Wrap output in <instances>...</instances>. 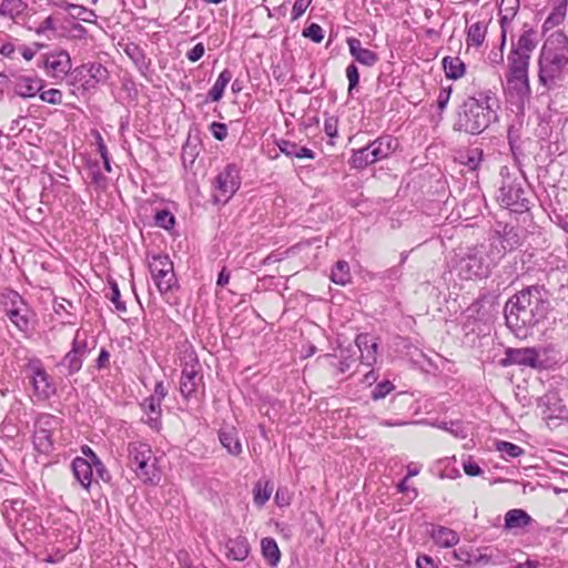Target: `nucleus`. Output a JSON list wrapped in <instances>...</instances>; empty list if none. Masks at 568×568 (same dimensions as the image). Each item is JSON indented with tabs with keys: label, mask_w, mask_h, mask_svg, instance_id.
Segmentation results:
<instances>
[{
	"label": "nucleus",
	"mask_w": 568,
	"mask_h": 568,
	"mask_svg": "<svg viewBox=\"0 0 568 568\" xmlns=\"http://www.w3.org/2000/svg\"><path fill=\"white\" fill-rule=\"evenodd\" d=\"M325 358L327 361L326 371L334 377L345 374L355 362L351 356L346 355L344 349H341L339 355L326 354Z\"/></svg>",
	"instance_id": "25"
},
{
	"label": "nucleus",
	"mask_w": 568,
	"mask_h": 568,
	"mask_svg": "<svg viewBox=\"0 0 568 568\" xmlns=\"http://www.w3.org/2000/svg\"><path fill=\"white\" fill-rule=\"evenodd\" d=\"M500 365L504 367L519 365L538 368L541 366V362L539 352L535 347L507 348L505 357L500 359Z\"/></svg>",
	"instance_id": "15"
},
{
	"label": "nucleus",
	"mask_w": 568,
	"mask_h": 568,
	"mask_svg": "<svg viewBox=\"0 0 568 568\" xmlns=\"http://www.w3.org/2000/svg\"><path fill=\"white\" fill-rule=\"evenodd\" d=\"M450 94H452V87L440 89L438 97H437V108L439 109L440 112H443L446 109V106L449 102V99H450Z\"/></svg>",
	"instance_id": "62"
},
{
	"label": "nucleus",
	"mask_w": 568,
	"mask_h": 568,
	"mask_svg": "<svg viewBox=\"0 0 568 568\" xmlns=\"http://www.w3.org/2000/svg\"><path fill=\"white\" fill-rule=\"evenodd\" d=\"M498 108V99L490 90L481 91L477 97H468L458 106L453 128L467 134H480L497 120Z\"/></svg>",
	"instance_id": "2"
},
{
	"label": "nucleus",
	"mask_w": 568,
	"mask_h": 568,
	"mask_svg": "<svg viewBox=\"0 0 568 568\" xmlns=\"http://www.w3.org/2000/svg\"><path fill=\"white\" fill-rule=\"evenodd\" d=\"M89 452L90 458L93 460V473L95 471L98 478L102 479L103 481H108L110 479V475L103 463L100 460L97 454L93 453L92 449H89Z\"/></svg>",
	"instance_id": "54"
},
{
	"label": "nucleus",
	"mask_w": 568,
	"mask_h": 568,
	"mask_svg": "<svg viewBox=\"0 0 568 568\" xmlns=\"http://www.w3.org/2000/svg\"><path fill=\"white\" fill-rule=\"evenodd\" d=\"M128 457L130 467L143 483L155 485L160 481L161 476L156 467V459L149 444L142 442L129 443Z\"/></svg>",
	"instance_id": "3"
},
{
	"label": "nucleus",
	"mask_w": 568,
	"mask_h": 568,
	"mask_svg": "<svg viewBox=\"0 0 568 568\" xmlns=\"http://www.w3.org/2000/svg\"><path fill=\"white\" fill-rule=\"evenodd\" d=\"M487 23L477 21L468 27L466 42L469 47H480L486 38Z\"/></svg>",
	"instance_id": "34"
},
{
	"label": "nucleus",
	"mask_w": 568,
	"mask_h": 568,
	"mask_svg": "<svg viewBox=\"0 0 568 568\" xmlns=\"http://www.w3.org/2000/svg\"><path fill=\"white\" fill-rule=\"evenodd\" d=\"M241 169L235 163L226 164L214 178L213 202L227 203L241 186Z\"/></svg>",
	"instance_id": "6"
},
{
	"label": "nucleus",
	"mask_w": 568,
	"mask_h": 568,
	"mask_svg": "<svg viewBox=\"0 0 568 568\" xmlns=\"http://www.w3.org/2000/svg\"><path fill=\"white\" fill-rule=\"evenodd\" d=\"M437 427L450 433L456 438H466L467 437V432H466L465 427L463 426V423L459 420H452L449 423L442 422L437 425Z\"/></svg>",
	"instance_id": "49"
},
{
	"label": "nucleus",
	"mask_w": 568,
	"mask_h": 568,
	"mask_svg": "<svg viewBox=\"0 0 568 568\" xmlns=\"http://www.w3.org/2000/svg\"><path fill=\"white\" fill-rule=\"evenodd\" d=\"M219 440L230 455L240 456L242 454V443L235 427H222L219 430Z\"/></svg>",
	"instance_id": "26"
},
{
	"label": "nucleus",
	"mask_w": 568,
	"mask_h": 568,
	"mask_svg": "<svg viewBox=\"0 0 568 568\" xmlns=\"http://www.w3.org/2000/svg\"><path fill=\"white\" fill-rule=\"evenodd\" d=\"M90 354L87 336L80 329L75 332L70 351L57 364V367L64 376H72L79 373L83 362Z\"/></svg>",
	"instance_id": "10"
},
{
	"label": "nucleus",
	"mask_w": 568,
	"mask_h": 568,
	"mask_svg": "<svg viewBox=\"0 0 568 568\" xmlns=\"http://www.w3.org/2000/svg\"><path fill=\"white\" fill-rule=\"evenodd\" d=\"M156 226L164 230H171L175 225V217L169 210H160L154 215Z\"/></svg>",
	"instance_id": "48"
},
{
	"label": "nucleus",
	"mask_w": 568,
	"mask_h": 568,
	"mask_svg": "<svg viewBox=\"0 0 568 568\" xmlns=\"http://www.w3.org/2000/svg\"><path fill=\"white\" fill-rule=\"evenodd\" d=\"M212 135L219 140L224 141L227 136V125L221 122H212L210 125Z\"/></svg>",
	"instance_id": "60"
},
{
	"label": "nucleus",
	"mask_w": 568,
	"mask_h": 568,
	"mask_svg": "<svg viewBox=\"0 0 568 568\" xmlns=\"http://www.w3.org/2000/svg\"><path fill=\"white\" fill-rule=\"evenodd\" d=\"M233 74L231 70L224 69L217 77L213 87L207 92L206 101L219 102L224 94L225 88L232 81Z\"/></svg>",
	"instance_id": "30"
},
{
	"label": "nucleus",
	"mask_w": 568,
	"mask_h": 568,
	"mask_svg": "<svg viewBox=\"0 0 568 568\" xmlns=\"http://www.w3.org/2000/svg\"><path fill=\"white\" fill-rule=\"evenodd\" d=\"M273 493V486L270 481L258 480L253 489V500L257 507H263L266 501L270 499Z\"/></svg>",
	"instance_id": "42"
},
{
	"label": "nucleus",
	"mask_w": 568,
	"mask_h": 568,
	"mask_svg": "<svg viewBox=\"0 0 568 568\" xmlns=\"http://www.w3.org/2000/svg\"><path fill=\"white\" fill-rule=\"evenodd\" d=\"M124 53L132 60L139 72L145 75L151 65V60L146 58L144 50L136 43L130 42L124 47Z\"/></svg>",
	"instance_id": "28"
},
{
	"label": "nucleus",
	"mask_w": 568,
	"mask_h": 568,
	"mask_svg": "<svg viewBox=\"0 0 568 568\" xmlns=\"http://www.w3.org/2000/svg\"><path fill=\"white\" fill-rule=\"evenodd\" d=\"M141 408L146 415H162L161 403L150 396L141 403Z\"/></svg>",
	"instance_id": "55"
},
{
	"label": "nucleus",
	"mask_w": 568,
	"mask_h": 568,
	"mask_svg": "<svg viewBox=\"0 0 568 568\" xmlns=\"http://www.w3.org/2000/svg\"><path fill=\"white\" fill-rule=\"evenodd\" d=\"M23 8L24 3L22 0H2L0 13H2L3 17L13 19L23 11Z\"/></svg>",
	"instance_id": "46"
},
{
	"label": "nucleus",
	"mask_w": 568,
	"mask_h": 568,
	"mask_svg": "<svg viewBox=\"0 0 568 568\" xmlns=\"http://www.w3.org/2000/svg\"><path fill=\"white\" fill-rule=\"evenodd\" d=\"M226 557L229 559L243 561L245 560L251 551V547L248 540L244 536H237L235 538H230L226 544Z\"/></svg>",
	"instance_id": "27"
},
{
	"label": "nucleus",
	"mask_w": 568,
	"mask_h": 568,
	"mask_svg": "<svg viewBox=\"0 0 568 568\" xmlns=\"http://www.w3.org/2000/svg\"><path fill=\"white\" fill-rule=\"evenodd\" d=\"M280 151L287 156H296L297 144L287 140H280L276 142Z\"/></svg>",
	"instance_id": "61"
},
{
	"label": "nucleus",
	"mask_w": 568,
	"mask_h": 568,
	"mask_svg": "<svg viewBox=\"0 0 568 568\" xmlns=\"http://www.w3.org/2000/svg\"><path fill=\"white\" fill-rule=\"evenodd\" d=\"M152 280L161 294L171 292L178 286L173 262L168 255H153L149 261Z\"/></svg>",
	"instance_id": "12"
},
{
	"label": "nucleus",
	"mask_w": 568,
	"mask_h": 568,
	"mask_svg": "<svg viewBox=\"0 0 568 568\" xmlns=\"http://www.w3.org/2000/svg\"><path fill=\"white\" fill-rule=\"evenodd\" d=\"M496 450L499 452L503 456V458H516V457H519L521 456L525 450L514 444V443H510V442H505V440H498L496 442Z\"/></svg>",
	"instance_id": "44"
},
{
	"label": "nucleus",
	"mask_w": 568,
	"mask_h": 568,
	"mask_svg": "<svg viewBox=\"0 0 568 568\" xmlns=\"http://www.w3.org/2000/svg\"><path fill=\"white\" fill-rule=\"evenodd\" d=\"M519 9V0H501L499 4V18L504 22L513 21Z\"/></svg>",
	"instance_id": "45"
},
{
	"label": "nucleus",
	"mask_w": 568,
	"mask_h": 568,
	"mask_svg": "<svg viewBox=\"0 0 568 568\" xmlns=\"http://www.w3.org/2000/svg\"><path fill=\"white\" fill-rule=\"evenodd\" d=\"M2 515L7 525L11 529L18 527L31 530L36 526L34 520H30V511L24 508L22 499H7L2 503Z\"/></svg>",
	"instance_id": "13"
},
{
	"label": "nucleus",
	"mask_w": 568,
	"mask_h": 568,
	"mask_svg": "<svg viewBox=\"0 0 568 568\" xmlns=\"http://www.w3.org/2000/svg\"><path fill=\"white\" fill-rule=\"evenodd\" d=\"M110 353L106 348L102 347L100 349L99 356L95 359V367L99 371L105 369L110 366Z\"/></svg>",
	"instance_id": "63"
},
{
	"label": "nucleus",
	"mask_w": 568,
	"mask_h": 568,
	"mask_svg": "<svg viewBox=\"0 0 568 568\" xmlns=\"http://www.w3.org/2000/svg\"><path fill=\"white\" fill-rule=\"evenodd\" d=\"M355 344L361 352V363L368 367L373 366L377 361L378 343L376 338L368 333H362L356 336Z\"/></svg>",
	"instance_id": "20"
},
{
	"label": "nucleus",
	"mask_w": 568,
	"mask_h": 568,
	"mask_svg": "<svg viewBox=\"0 0 568 568\" xmlns=\"http://www.w3.org/2000/svg\"><path fill=\"white\" fill-rule=\"evenodd\" d=\"M88 175L90 178L91 184L97 190H105L108 187V179L101 172L100 164L98 161H90L88 163Z\"/></svg>",
	"instance_id": "41"
},
{
	"label": "nucleus",
	"mask_w": 568,
	"mask_h": 568,
	"mask_svg": "<svg viewBox=\"0 0 568 568\" xmlns=\"http://www.w3.org/2000/svg\"><path fill=\"white\" fill-rule=\"evenodd\" d=\"M395 389V386L389 381H383L378 383L371 393V397L374 400H379L385 398L388 394H390Z\"/></svg>",
	"instance_id": "50"
},
{
	"label": "nucleus",
	"mask_w": 568,
	"mask_h": 568,
	"mask_svg": "<svg viewBox=\"0 0 568 568\" xmlns=\"http://www.w3.org/2000/svg\"><path fill=\"white\" fill-rule=\"evenodd\" d=\"M180 393L186 400L195 396L202 383L201 364L194 351H186L181 362Z\"/></svg>",
	"instance_id": "8"
},
{
	"label": "nucleus",
	"mask_w": 568,
	"mask_h": 568,
	"mask_svg": "<svg viewBox=\"0 0 568 568\" xmlns=\"http://www.w3.org/2000/svg\"><path fill=\"white\" fill-rule=\"evenodd\" d=\"M110 288H111V294L109 295L110 301L114 304L115 308L119 312H122V313L126 312V305L123 301H121L120 288L115 281L110 282Z\"/></svg>",
	"instance_id": "52"
},
{
	"label": "nucleus",
	"mask_w": 568,
	"mask_h": 568,
	"mask_svg": "<svg viewBox=\"0 0 568 568\" xmlns=\"http://www.w3.org/2000/svg\"><path fill=\"white\" fill-rule=\"evenodd\" d=\"M442 63L448 79L457 80L465 74L466 65L459 57H445Z\"/></svg>",
	"instance_id": "33"
},
{
	"label": "nucleus",
	"mask_w": 568,
	"mask_h": 568,
	"mask_svg": "<svg viewBox=\"0 0 568 568\" xmlns=\"http://www.w3.org/2000/svg\"><path fill=\"white\" fill-rule=\"evenodd\" d=\"M498 235L503 253L514 251L520 245L519 234L513 226L506 225Z\"/></svg>",
	"instance_id": "36"
},
{
	"label": "nucleus",
	"mask_w": 568,
	"mask_h": 568,
	"mask_svg": "<svg viewBox=\"0 0 568 568\" xmlns=\"http://www.w3.org/2000/svg\"><path fill=\"white\" fill-rule=\"evenodd\" d=\"M262 554L265 560L275 567L281 559V551L276 541L271 537H265L261 540Z\"/></svg>",
	"instance_id": "38"
},
{
	"label": "nucleus",
	"mask_w": 568,
	"mask_h": 568,
	"mask_svg": "<svg viewBox=\"0 0 568 568\" xmlns=\"http://www.w3.org/2000/svg\"><path fill=\"white\" fill-rule=\"evenodd\" d=\"M274 501L278 507L288 506L291 504L290 490L286 487H278L274 496Z\"/></svg>",
	"instance_id": "59"
},
{
	"label": "nucleus",
	"mask_w": 568,
	"mask_h": 568,
	"mask_svg": "<svg viewBox=\"0 0 568 568\" xmlns=\"http://www.w3.org/2000/svg\"><path fill=\"white\" fill-rule=\"evenodd\" d=\"M554 7L545 21L547 28L559 26L567 14L568 0H552Z\"/></svg>",
	"instance_id": "37"
},
{
	"label": "nucleus",
	"mask_w": 568,
	"mask_h": 568,
	"mask_svg": "<svg viewBox=\"0 0 568 568\" xmlns=\"http://www.w3.org/2000/svg\"><path fill=\"white\" fill-rule=\"evenodd\" d=\"M529 191L517 180L505 179L499 187L498 200L515 213H525L530 209Z\"/></svg>",
	"instance_id": "7"
},
{
	"label": "nucleus",
	"mask_w": 568,
	"mask_h": 568,
	"mask_svg": "<svg viewBox=\"0 0 568 568\" xmlns=\"http://www.w3.org/2000/svg\"><path fill=\"white\" fill-rule=\"evenodd\" d=\"M481 155L483 151L479 149L469 150L466 154L465 165L469 170L475 171L480 164Z\"/></svg>",
	"instance_id": "56"
},
{
	"label": "nucleus",
	"mask_w": 568,
	"mask_h": 568,
	"mask_svg": "<svg viewBox=\"0 0 568 568\" xmlns=\"http://www.w3.org/2000/svg\"><path fill=\"white\" fill-rule=\"evenodd\" d=\"M436 545L445 548L453 547L458 544L459 536L450 528L438 526L430 534Z\"/></svg>",
	"instance_id": "31"
},
{
	"label": "nucleus",
	"mask_w": 568,
	"mask_h": 568,
	"mask_svg": "<svg viewBox=\"0 0 568 568\" xmlns=\"http://www.w3.org/2000/svg\"><path fill=\"white\" fill-rule=\"evenodd\" d=\"M458 272L465 280L484 277L488 274V266L483 254L477 250H471L459 260Z\"/></svg>",
	"instance_id": "16"
},
{
	"label": "nucleus",
	"mask_w": 568,
	"mask_h": 568,
	"mask_svg": "<svg viewBox=\"0 0 568 568\" xmlns=\"http://www.w3.org/2000/svg\"><path fill=\"white\" fill-rule=\"evenodd\" d=\"M62 92L58 89H49L40 92V99L50 104H60L62 102Z\"/></svg>",
	"instance_id": "57"
},
{
	"label": "nucleus",
	"mask_w": 568,
	"mask_h": 568,
	"mask_svg": "<svg viewBox=\"0 0 568 568\" xmlns=\"http://www.w3.org/2000/svg\"><path fill=\"white\" fill-rule=\"evenodd\" d=\"M346 77L348 79V92L352 91L358 85L359 82V73L357 67L352 63L346 68Z\"/></svg>",
	"instance_id": "58"
},
{
	"label": "nucleus",
	"mask_w": 568,
	"mask_h": 568,
	"mask_svg": "<svg viewBox=\"0 0 568 568\" xmlns=\"http://www.w3.org/2000/svg\"><path fill=\"white\" fill-rule=\"evenodd\" d=\"M398 148L396 138L385 134L381 135L366 146L353 150L349 160L352 168L363 170L371 164L387 159Z\"/></svg>",
	"instance_id": "4"
},
{
	"label": "nucleus",
	"mask_w": 568,
	"mask_h": 568,
	"mask_svg": "<svg viewBox=\"0 0 568 568\" xmlns=\"http://www.w3.org/2000/svg\"><path fill=\"white\" fill-rule=\"evenodd\" d=\"M34 448L41 454H49L53 449L52 433L45 429H34Z\"/></svg>",
	"instance_id": "39"
},
{
	"label": "nucleus",
	"mask_w": 568,
	"mask_h": 568,
	"mask_svg": "<svg viewBox=\"0 0 568 568\" xmlns=\"http://www.w3.org/2000/svg\"><path fill=\"white\" fill-rule=\"evenodd\" d=\"M87 70L89 79L85 80V88H94L98 83L106 81L109 72L104 65L98 62L89 63L82 67Z\"/></svg>",
	"instance_id": "32"
},
{
	"label": "nucleus",
	"mask_w": 568,
	"mask_h": 568,
	"mask_svg": "<svg viewBox=\"0 0 568 568\" xmlns=\"http://www.w3.org/2000/svg\"><path fill=\"white\" fill-rule=\"evenodd\" d=\"M540 52L568 63V36L561 30L550 33Z\"/></svg>",
	"instance_id": "18"
},
{
	"label": "nucleus",
	"mask_w": 568,
	"mask_h": 568,
	"mask_svg": "<svg viewBox=\"0 0 568 568\" xmlns=\"http://www.w3.org/2000/svg\"><path fill=\"white\" fill-rule=\"evenodd\" d=\"M205 52V48L203 43H196L191 50L186 52V58L191 62L199 61Z\"/></svg>",
	"instance_id": "64"
},
{
	"label": "nucleus",
	"mask_w": 568,
	"mask_h": 568,
	"mask_svg": "<svg viewBox=\"0 0 568 568\" xmlns=\"http://www.w3.org/2000/svg\"><path fill=\"white\" fill-rule=\"evenodd\" d=\"M347 44L351 55L358 63L366 67H373L378 61V55L372 50L363 48L359 39L348 38Z\"/></svg>",
	"instance_id": "23"
},
{
	"label": "nucleus",
	"mask_w": 568,
	"mask_h": 568,
	"mask_svg": "<svg viewBox=\"0 0 568 568\" xmlns=\"http://www.w3.org/2000/svg\"><path fill=\"white\" fill-rule=\"evenodd\" d=\"M551 311L550 293L545 285H528L511 295L505 306L507 327L520 338L531 334Z\"/></svg>",
	"instance_id": "1"
},
{
	"label": "nucleus",
	"mask_w": 568,
	"mask_h": 568,
	"mask_svg": "<svg viewBox=\"0 0 568 568\" xmlns=\"http://www.w3.org/2000/svg\"><path fill=\"white\" fill-rule=\"evenodd\" d=\"M58 21L59 19L55 16H49L38 24L29 26V30L39 37L44 36L50 40L52 39L50 34L55 36Z\"/></svg>",
	"instance_id": "40"
},
{
	"label": "nucleus",
	"mask_w": 568,
	"mask_h": 568,
	"mask_svg": "<svg viewBox=\"0 0 568 568\" xmlns=\"http://www.w3.org/2000/svg\"><path fill=\"white\" fill-rule=\"evenodd\" d=\"M537 406L541 410L544 419L557 418L565 410L561 399L555 392H548L541 397H539Z\"/></svg>",
	"instance_id": "21"
},
{
	"label": "nucleus",
	"mask_w": 568,
	"mask_h": 568,
	"mask_svg": "<svg viewBox=\"0 0 568 568\" xmlns=\"http://www.w3.org/2000/svg\"><path fill=\"white\" fill-rule=\"evenodd\" d=\"M534 519L531 516L520 508H514L505 514L504 528L509 531L517 532L532 524Z\"/></svg>",
	"instance_id": "24"
},
{
	"label": "nucleus",
	"mask_w": 568,
	"mask_h": 568,
	"mask_svg": "<svg viewBox=\"0 0 568 568\" xmlns=\"http://www.w3.org/2000/svg\"><path fill=\"white\" fill-rule=\"evenodd\" d=\"M71 466L74 478L88 490L93 481V460L75 457Z\"/></svg>",
	"instance_id": "22"
},
{
	"label": "nucleus",
	"mask_w": 568,
	"mask_h": 568,
	"mask_svg": "<svg viewBox=\"0 0 568 568\" xmlns=\"http://www.w3.org/2000/svg\"><path fill=\"white\" fill-rule=\"evenodd\" d=\"M332 282L338 285H345L351 281L349 265L345 261H338L331 271Z\"/></svg>",
	"instance_id": "43"
},
{
	"label": "nucleus",
	"mask_w": 568,
	"mask_h": 568,
	"mask_svg": "<svg viewBox=\"0 0 568 568\" xmlns=\"http://www.w3.org/2000/svg\"><path fill=\"white\" fill-rule=\"evenodd\" d=\"M14 297L17 301H12V306L7 310V316L19 331L28 333L31 328V312L18 294Z\"/></svg>",
	"instance_id": "19"
},
{
	"label": "nucleus",
	"mask_w": 568,
	"mask_h": 568,
	"mask_svg": "<svg viewBox=\"0 0 568 568\" xmlns=\"http://www.w3.org/2000/svg\"><path fill=\"white\" fill-rule=\"evenodd\" d=\"M537 47V32L532 29L524 30L516 43H511V49L523 54H531Z\"/></svg>",
	"instance_id": "29"
},
{
	"label": "nucleus",
	"mask_w": 568,
	"mask_h": 568,
	"mask_svg": "<svg viewBox=\"0 0 568 568\" xmlns=\"http://www.w3.org/2000/svg\"><path fill=\"white\" fill-rule=\"evenodd\" d=\"M43 80L36 74H9V83L7 88L11 89L14 95L29 99L33 98L41 91Z\"/></svg>",
	"instance_id": "14"
},
{
	"label": "nucleus",
	"mask_w": 568,
	"mask_h": 568,
	"mask_svg": "<svg viewBox=\"0 0 568 568\" xmlns=\"http://www.w3.org/2000/svg\"><path fill=\"white\" fill-rule=\"evenodd\" d=\"M508 73L506 75L509 87L519 94L529 91L528 69L530 57L510 50L508 57Z\"/></svg>",
	"instance_id": "11"
},
{
	"label": "nucleus",
	"mask_w": 568,
	"mask_h": 568,
	"mask_svg": "<svg viewBox=\"0 0 568 568\" xmlns=\"http://www.w3.org/2000/svg\"><path fill=\"white\" fill-rule=\"evenodd\" d=\"M337 124H338V120L335 116H328L325 119L324 131H325L326 135L329 138L328 144H331V145L335 144L334 139L337 138V133H338Z\"/></svg>",
	"instance_id": "53"
},
{
	"label": "nucleus",
	"mask_w": 568,
	"mask_h": 568,
	"mask_svg": "<svg viewBox=\"0 0 568 568\" xmlns=\"http://www.w3.org/2000/svg\"><path fill=\"white\" fill-rule=\"evenodd\" d=\"M454 557L466 565H479V564H488L489 556L486 554H478V551L468 550L467 548H458L454 551Z\"/></svg>",
	"instance_id": "35"
},
{
	"label": "nucleus",
	"mask_w": 568,
	"mask_h": 568,
	"mask_svg": "<svg viewBox=\"0 0 568 568\" xmlns=\"http://www.w3.org/2000/svg\"><path fill=\"white\" fill-rule=\"evenodd\" d=\"M72 62L68 51L59 49L44 57V69L53 78L63 79L71 70Z\"/></svg>",
	"instance_id": "17"
},
{
	"label": "nucleus",
	"mask_w": 568,
	"mask_h": 568,
	"mask_svg": "<svg viewBox=\"0 0 568 568\" xmlns=\"http://www.w3.org/2000/svg\"><path fill=\"white\" fill-rule=\"evenodd\" d=\"M72 20H81L88 23H92L97 19V14L93 10L88 9L80 4H74L70 17Z\"/></svg>",
	"instance_id": "47"
},
{
	"label": "nucleus",
	"mask_w": 568,
	"mask_h": 568,
	"mask_svg": "<svg viewBox=\"0 0 568 568\" xmlns=\"http://www.w3.org/2000/svg\"><path fill=\"white\" fill-rule=\"evenodd\" d=\"M538 81L548 90L564 87L568 83V63L540 52L538 59Z\"/></svg>",
	"instance_id": "5"
},
{
	"label": "nucleus",
	"mask_w": 568,
	"mask_h": 568,
	"mask_svg": "<svg viewBox=\"0 0 568 568\" xmlns=\"http://www.w3.org/2000/svg\"><path fill=\"white\" fill-rule=\"evenodd\" d=\"M58 419L55 416L51 414H41L36 420V429H45L49 433H52V430L57 427Z\"/></svg>",
	"instance_id": "51"
},
{
	"label": "nucleus",
	"mask_w": 568,
	"mask_h": 568,
	"mask_svg": "<svg viewBox=\"0 0 568 568\" xmlns=\"http://www.w3.org/2000/svg\"><path fill=\"white\" fill-rule=\"evenodd\" d=\"M26 372L33 387L34 396L39 400H47L55 394L53 378L47 373L40 358L34 356L28 358Z\"/></svg>",
	"instance_id": "9"
}]
</instances>
